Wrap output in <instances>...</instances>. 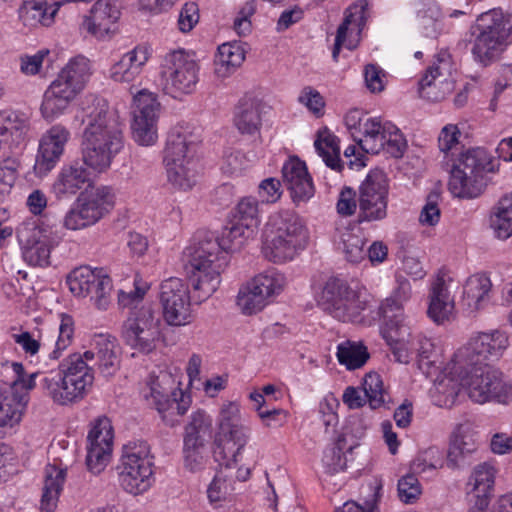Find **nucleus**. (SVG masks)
<instances>
[{"mask_svg": "<svg viewBox=\"0 0 512 512\" xmlns=\"http://www.w3.org/2000/svg\"><path fill=\"white\" fill-rule=\"evenodd\" d=\"M29 130V118L20 111L4 110L0 112V141L11 147H18Z\"/></svg>", "mask_w": 512, "mask_h": 512, "instance_id": "32", "label": "nucleus"}, {"mask_svg": "<svg viewBox=\"0 0 512 512\" xmlns=\"http://www.w3.org/2000/svg\"><path fill=\"white\" fill-rule=\"evenodd\" d=\"M184 466L191 472L201 470L206 462V445L183 443Z\"/></svg>", "mask_w": 512, "mask_h": 512, "instance_id": "58", "label": "nucleus"}, {"mask_svg": "<svg viewBox=\"0 0 512 512\" xmlns=\"http://www.w3.org/2000/svg\"><path fill=\"white\" fill-rule=\"evenodd\" d=\"M19 160L7 157L0 162V193H8L18 177Z\"/></svg>", "mask_w": 512, "mask_h": 512, "instance_id": "60", "label": "nucleus"}, {"mask_svg": "<svg viewBox=\"0 0 512 512\" xmlns=\"http://www.w3.org/2000/svg\"><path fill=\"white\" fill-rule=\"evenodd\" d=\"M22 371L23 365L20 362H2L0 363V381L9 386V391L16 392Z\"/></svg>", "mask_w": 512, "mask_h": 512, "instance_id": "62", "label": "nucleus"}, {"mask_svg": "<svg viewBox=\"0 0 512 512\" xmlns=\"http://www.w3.org/2000/svg\"><path fill=\"white\" fill-rule=\"evenodd\" d=\"M245 60V51L237 43H224L218 47L214 61V71L218 77L225 78L234 73Z\"/></svg>", "mask_w": 512, "mask_h": 512, "instance_id": "39", "label": "nucleus"}, {"mask_svg": "<svg viewBox=\"0 0 512 512\" xmlns=\"http://www.w3.org/2000/svg\"><path fill=\"white\" fill-rule=\"evenodd\" d=\"M66 479V469L48 464L44 471V485L41 496V509L52 512L57 507L60 493Z\"/></svg>", "mask_w": 512, "mask_h": 512, "instance_id": "36", "label": "nucleus"}, {"mask_svg": "<svg viewBox=\"0 0 512 512\" xmlns=\"http://www.w3.org/2000/svg\"><path fill=\"white\" fill-rule=\"evenodd\" d=\"M77 94L57 81H53L46 89L43 95L40 107L43 118L47 121H53L68 108Z\"/></svg>", "mask_w": 512, "mask_h": 512, "instance_id": "30", "label": "nucleus"}, {"mask_svg": "<svg viewBox=\"0 0 512 512\" xmlns=\"http://www.w3.org/2000/svg\"><path fill=\"white\" fill-rule=\"evenodd\" d=\"M198 71V64L184 50L170 51L161 64L159 85L165 94L180 98L195 90Z\"/></svg>", "mask_w": 512, "mask_h": 512, "instance_id": "9", "label": "nucleus"}, {"mask_svg": "<svg viewBox=\"0 0 512 512\" xmlns=\"http://www.w3.org/2000/svg\"><path fill=\"white\" fill-rule=\"evenodd\" d=\"M173 384L174 381L168 373H151L142 392L148 404L163 415V418L166 412L170 415H184L191 403L190 396L185 395L180 389L175 390Z\"/></svg>", "mask_w": 512, "mask_h": 512, "instance_id": "12", "label": "nucleus"}, {"mask_svg": "<svg viewBox=\"0 0 512 512\" xmlns=\"http://www.w3.org/2000/svg\"><path fill=\"white\" fill-rule=\"evenodd\" d=\"M492 284L485 275H473L464 285L461 304L469 313H475L483 309L489 301V293Z\"/></svg>", "mask_w": 512, "mask_h": 512, "instance_id": "34", "label": "nucleus"}, {"mask_svg": "<svg viewBox=\"0 0 512 512\" xmlns=\"http://www.w3.org/2000/svg\"><path fill=\"white\" fill-rule=\"evenodd\" d=\"M67 285L75 296L91 295V299L100 310L107 309L110 304L112 280L103 269L78 267L67 276Z\"/></svg>", "mask_w": 512, "mask_h": 512, "instance_id": "13", "label": "nucleus"}, {"mask_svg": "<svg viewBox=\"0 0 512 512\" xmlns=\"http://www.w3.org/2000/svg\"><path fill=\"white\" fill-rule=\"evenodd\" d=\"M440 200V193L432 191L428 194L426 204L421 210L419 221L423 225L434 226L436 225L441 216L440 208L438 206Z\"/></svg>", "mask_w": 512, "mask_h": 512, "instance_id": "61", "label": "nucleus"}, {"mask_svg": "<svg viewBox=\"0 0 512 512\" xmlns=\"http://www.w3.org/2000/svg\"><path fill=\"white\" fill-rule=\"evenodd\" d=\"M137 336L139 340L137 338L134 342H128L127 345L145 354L153 351L156 347V341L160 337V319L153 323H148V326H144L143 332Z\"/></svg>", "mask_w": 512, "mask_h": 512, "instance_id": "54", "label": "nucleus"}, {"mask_svg": "<svg viewBox=\"0 0 512 512\" xmlns=\"http://www.w3.org/2000/svg\"><path fill=\"white\" fill-rule=\"evenodd\" d=\"M70 132L62 125L52 126L41 138L34 165L39 175L50 172L59 162Z\"/></svg>", "mask_w": 512, "mask_h": 512, "instance_id": "21", "label": "nucleus"}, {"mask_svg": "<svg viewBox=\"0 0 512 512\" xmlns=\"http://www.w3.org/2000/svg\"><path fill=\"white\" fill-rule=\"evenodd\" d=\"M163 318L170 326H185L192 322L191 296L182 279L171 277L160 286Z\"/></svg>", "mask_w": 512, "mask_h": 512, "instance_id": "14", "label": "nucleus"}, {"mask_svg": "<svg viewBox=\"0 0 512 512\" xmlns=\"http://www.w3.org/2000/svg\"><path fill=\"white\" fill-rule=\"evenodd\" d=\"M267 304V300L261 295L250 289V285L240 289L237 296V305L244 314L252 315L261 311Z\"/></svg>", "mask_w": 512, "mask_h": 512, "instance_id": "55", "label": "nucleus"}, {"mask_svg": "<svg viewBox=\"0 0 512 512\" xmlns=\"http://www.w3.org/2000/svg\"><path fill=\"white\" fill-rule=\"evenodd\" d=\"M160 103L156 96L146 90L134 96L133 121L131 125L134 140L149 146L157 140V121Z\"/></svg>", "mask_w": 512, "mask_h": 512, "instance_id": "17", "label": "nucleus"}, {"mask_svg": "<svg viewBox=\"0 0 512 512\" xmlns=\"http://www.w3.org/2000/svg\"><path fill=\"white\" fill-rule=\"evenodd\" d=\"M336 355L339 363L349 370L362 367L370 357L363 343L349 340L338 345Z\"/></svg>", "mask_w": 512, "mask_h": 512, "instance_id": "46", "label": "nucleus"}, {"mask_svg": "<svg viewBox=\"0 0 512 512\" xmlns=\"http://www.w3.org/2000/svg\"><path fill=\"white\" fill-rule=\"evenodd\" d=\"M120 14L119 0H98L83 21V27L98 39L110 38Z\"/></svg>", "mask_w": 512, "mask_h": 512, "instance_id": "23", "label": "nucleus"}, {"mask_svg": "<svg viewBox=\"0 0 512 512\" xmlns=\"http://www.w3.org/2000/svg\"><path fill=\"white\" fill-rule=\"evenodd\" d=\"M386 135V122L382 123L378 118H367L363 123L361 137H355L363 151L369 154H379L384 147Z\"/></svg>", "mask_w": 512, "mask_h": 512, "instance_id": "41", "label": "nucleus"}, {"mask_svg": "<svg viewBox=\"0 0 512 512\" xmlns=\"http://www.w3.org/2000/svg\"><path fill=\"white\" fill-rule=\"evenodd\" d=\"M94 342V349L69 355L59 365L57 375H47L41 380L44 393L54 403L64 406L84 399L94 382V366L106 377L118 369L115 338L98 335Z\"/></svg>", "mask_w": 512, "mask_h": 512, "instance_id": "1", "label": "nucleus"}, {"mask_svg": "<svg viewBox=\"0 0 512 512\" xmlns=\"http://www.w3.org/2000/svg\"><path fill=\"white\" fill-rule=\"evenodd\" d=\"M90 75V61L84 56H76L60 71L55 81L78 95L85 87Z\"/></svg>", "mask_w": 512, "mask_h": 512, "instance_id": "35", "label": "nucleus"}, {"mask_svg": "<svg viewBox=\"0 0 512 512\" xmlns=\"http://www.w3.org/2000/svg\"><path fill=\"white\" fill-rule=\"evenodd\" d=\"M495 481V469L488 463L477 465L466 483V493L473 495L484 504L485 499L493 490Z\"/></svg>", "mask_w": 512, "mask_h": 512, "instance_id": "38", "label": "nucleus"}, {"mask_svg": "<svg viewBox=\"0 0 512 512\" xmlns=\"http://www.w3.org/2000/svg\"><path fill=\"white\" fill-rule=\"evenodd\" d=\"M474 59L484 66L497 60L508 45L512 34V14L494 8L481 13L470 28Z\"/></svg>", "mask_w": 512, "mask_h": 512, "instance_id": "4", "label": "nucleus"}, {"mask_svg": "<svg viewBox=\"0 0 512 512\" xmlns=\"http://www.w3.org/2000/svg\"><path fill=\"white\" fill-rule=\"evenodd\" d=\"M319 304L324 311L343 322L356 321L364 310V303L356 293L339 279H331L326 283Z\"/></svg>", "mask_w": 512, "mask_h": 512, "instance_id": "15", "label": "nucleus"}, {"mask_svg": "<svg viewBox=\"0 0 512 512\" xmlns=\"http://www.w3.org/2000/svg\"><path fill=\"white\" fill-rule=\"evenodd\" d=\"M187 133L173 129L167 137L164 164L168 181L181 190L196 184L198 162L195 158L197 145Z\"/></svg>", "mask_w": 512, "mask_h": 512, "instance_id": "6", "label": "nucleus"}, {"mask_svg": "<svg viewBox=\"0 0 512 512\" xmlns=\"http://www.w3.org/2000/svg\"><path fill=\"white\" fill-rule=\"evenodd\" d=\"M218 432L215 437L217 448L229 450L236 460L237 454L247 441V428L242 423L240 407L235 402L224 404L218 416Z\"/></svg>", "mask_w": 512, "mask_h": 512, "instance_id": "18", "label": "nucleus"}, {"mask_svg": "<svg viewBox=\"0 0 512 512\" xmlns=\"http://www.w3.org/2000/svg\"><path fill=\"white\" fill-rule=\"evenodd\" d=\"M508 345L507 335L499 330L479 332L454 354V366L467 370L471 366L489 365L503 355Z\"/></svg>", "mask_w": 512, "mask_h": 512, "instance_id": "10", "label": "nucleus"}, {"mask_svg": "<svg viewBox=\"0 0 512 512\" xmlns=\"http://www.w3.org/2000/svg\"><path fill=\"white\" fill-rule=\"evenodd\" d=\"M493 171V162L484 149H468L452 165L449 190L459 198H475L485 186L484 174Z\"/></svg>", "mask_w": 512, "mask_h": 512, "instance_id": "7", "label": "nucleus"}, {"mask_svg": "<svg viewBox=\"0 0 512 512\" xmlns=\"http://www.w3.org/2000/svg\"><path fill=\"white\" fill-rule=\"evenodd\" d=\"M60 3L48 5L41 0H26L19 8V17L25 26H50L59 10Z\"/></svg>", "mask_w": 512, "mask_h": 512, "instance_id": "37", "label": "nucleus"}, {"mask_svg": "<svg viewBox=\"0 0 512 512\" xmlns=\"http://www.w3.org/2000/svg\"><path fill=\"white\" fill-rule=\"evenodd\" d=\"M264 231L279 235L306 247L308 233L301 219L294 212L286 210L272 214Z\"/></svg>", "mask_w": 512, "mask_h": 512, "instance_id": "27", "label": "nucleus"}, {"mask_svg": "<svg viewBox=\"0 0 512 512\" xmlns=\"http://www.w3.org/2000/svg\"><path fill=\"white\" fill-rule=\"evenodd\" d=\"M87 442L86 466L93 474H99L109 463L112 453L113 427L107 417L95 420Z\"/></svg>", "mask_w": 512, "mask_h": 512, "instance_id": "19", "label": "nucleus"}, {"mask_svg": "<svg viewBox=\"0 0 512 512\" xmlns=\"http://www.w3.org/2000/svg\"><path fill=\"white\" fill-rule=\"evenodd\" d=\"M158 319L156 311L151 305H143L140 309L131 312L122 326V337L125 343L139 339L137 335L143 332L144 326H148V323H153Z\"/></svg>", "mask_w": 512, "mask_h": 512, "instance_id": "44", "label": "nucleus"}, {"mask_svg": "<svg viewBox=\"0 0 512 512\" xmlns=\"http://www.w3.org/2000/svg\"><path fill=\"white\" fill-rule=\"evenodd\" d=\"M451 71V55L448 51L441 50L419 81L420 96L434 102L444 99L452 88V82L448 79Z\"/></svg>", "mask_w": 512, "mask_h": 512, "instance_id": "20", "label": "nucleus"}, {"mask_svg": "<svg viewBox=\"0 0 512 512\" xmlns=\"http://www.w3.org/2000/svg\"><path fill=\"white\" fill-rule=\"evenodd\" d=\"M256 11V4L254 0L247 1L239 10L235 20L234 29L240 36H245L251 32V16Z\"/></svg>", "mask_w": 512, "mask_h": 512, "instance_id": "63", "label": "nucleus"}, {"mask_svg": "<svg viewBox=\"0 0 512 512\" xmlns=\"http://www.w3.org/2000/svg\"><path fill=\"white\" fill-rule=\"evenodd\" d=\"M148 59L147 48L137 46L111 65L108 77L116 83L131 84L139 78Z\"/></svg>", "mask_w": 512, "mask_h": 512, "instance_id": "26", "label": "nucleus"}, {"mask_svg": "<svg viewBox=\"0 0 512 512\" xmlns=\"http://www.w3.org/2000/svg\"><path fill=\"white\" fill-rule=\"evenodd\" d=\"M282 176L294 202L307 201L314 195L312 179L300 159L290 158L282 167Z\"/></svg>", "mask_w": 512, "mask_h": 512, "instance_id": "25", "label": "nucleus"}, {"mask_svg": "<svg viewBox=\"0 0 512 512\" xmlns=\"http://www.w3.org/2000/svg\"><path fill=\"white\" fill-rule=\"evenodd\" d=\"M306 247L279 235L263 232L262 251L266 259L282 264L293 260Z\"/></svg>", "mask_w": 512, "mask_h": 512, "instance_id": "31", "label": "nucleus"}, {"mask_svg": "<svg viewBox=\"0 0 512 512\" xmlns=\"http://www.w3.org/2000/svg\"><path fill=\"white\" fill-rule=\"evenodd\" d=\"M212 435V418L203 410L193 412L184 428L183 443L206 445Z\"/></svg>", "mask_w": 512, "mask_h": 512, "instance_id": "40", "label": "nucleus"}, {"mask_svg": "<svg viewBox=\"0 0 512 512\" xmlns=\"http://www.w3.org/2000/svg\"><path fill=\"white\" fill-rule=\"evenodd\" d=\"M77 205L91 225L97 223L113 206V194L107 186L97 187L95 190L81 194Z\"/></svg>", "mask_w": 512, "mask_h": 512, "instance_id": "29", "label": "nucleus"}, {"mask_svg": "<svg viewBox=\"0 0 512 512\" xmlns=\"http://www.w3.org/2000/svg\"><path fill=\"white\" fill-rule=\"evenodd\" d=\"M366 23V17L364 13V7H361L359 10L356 9L355 12L351 11V8L347 11L343 22L339 25L336 33L335 43L332 50V57L334 61L338 60L339 53L341 48L346 40L347 32L350 25L354 24L358 27L359 31H361L362 27H364Z\"/></svg>", "mask_w": 512, "mask_h": 512, "instance_id": "51", "label": "nucleus"}, {"mask_svg": "<svg viewBox=\"0 0 512 512\" xmlns=\"http://www.w3.org/2000/svg\"><path fill=\"white\" fill-rule=\"evenodd\" d=\"M314 146L327 167L337 172L342 170L343 164L340 159L339 139L335 135L327 133L325 136H322L320 134L318 139L315 140Z\"/></svg>", "mask_w": 512, "mask_h": 512, "instance_id": "48", "label": "nucleus"}, {"mask_svg": "<svg viewBox=\"0 0 512 512\" xmlns=\"http://www.w3.org/2000/svg\"><path fill=\"white\" fill-rule=\"evenodd\" d=\"M389 180L382 169L371 170L359 187L360 221H381L387 217Z\"/></svg>", "mask_w": 512, "mask_h": 512, "instance_id": "11", "label": "nucleus"}, {"mask_svg": "<svg viewBox=\"0 0 512 512\" xmlns=\"http://www.w3.org/2000/svg\"><path fill=\"white\" fill-rule=\"evenodd\" d=\"M83 112L82 160L93 171L103 173L124 147V125L103 99L95 98L92 105L83 108Z\"/></svg>", "mask_w": 512, "mask_h": 512, "instance_id": "3", "label": "nucleus"}, {"mask_svg": "<svg viewBox=\"0 0 512 512\" xmlns=\"http://www.w3.org/2000/svg\"><path fill=\"white\" fill-rule=\"evenodd\" d=\"M74 335V321L67 314L61 315V323L58 327V336L55 342V348L49 353L51 359H58L61 352L64 351L71 343Z\"/></svg>", "mask_w": 512, "mask_h": 512, "instance_id": "56", "label": "nucleus"}, {"mask_svg": "<svg viewBox=\"0 0 512 512\" xmlns=\"http://www.w3.org/2000/svg\"><path fill=\"white\" fill-rule=\"evenodd\" d=\"M453 370L467 387L470 399L476 403L483 404L492 399L506 403L512 396V382H505L503 373L491 365L471 366L467 371L453 366Z\"/></svg>", "mask_w": 512, "mask_h": 512, "instance_id": "8", "label": "nucleus"}, {"mask_svg": "<svg viewBox=\"0 0 512 512\" xmlns=\"http://www.w3.org/2000/svg\"><path fill=\"white\" fill-rule=\"evenodd\" d=\"M398 286L393 295L387 298L380 306V315L386 323L395 322L398 324L402 316L403 302L407 301L411 294L410 283L404 279L398 278Z\"/></svg>", "mask_w": 512, "mask_h": 512, "instance_id": "43", "label": "nucleus"}, {"mask_svg": "<svg viewBox=\"0 0 512 512\" xmlns=\"http://www.w3.org/2000/svg\"><path fill=\"white\" fill-rule=\"evenodd\" d=\"M233 220L246 227L257 228L259 225L258 201L253 197L242 198L234 209Z\"/></svg>", "mask_w": 512, "mask_h": 512, "instance_id": "52", "label": "nucleus"}, {"mask_svg": "<svg viewBox=\"0 0 512 512\" xmlns=\"http://www.w3.org/2000/svg\"><path fill=\"white\" fill-rule=\"evenodd\" d=\"M399 499L405 504L415 503L422 494V487L414 474L401 477L397 485Z\"/></svg>", "mask_w": 512, "mask_h": 512, "instance_id": "57", "label": "nucleus"}, {"mask_svg": "<svg viewBox=\"0 0 512 512\" xmlns=\"http://www.w3.org/2000/svg\"><path fill=\"white\" fill-rule=\"evenodd\" d=\"M490 226L497 238L506 240L512 236V192L503 196L490 217Z\"/></svg>", "mask_w": 512, "mask_h": 512, "instance_id": "45", "label": "nucleus"}, {"mask_svg": "<svg viewBox=\"0 0 512 512\" xmlns=\"http://www.w3.org/2000/svg\"><path fill=\"white\" fill-rule=\"evenodd\" d=\"M17 239L24 261L34 267L50 265V254L57 244L52 232L33 223H23L17 228Z\"/></svg>", "mask_w": 512, "mask_h": 512, "instance_id": "16", "label": "nucleus"}, {"mask_svg": "<svg viewBox=\"0 0 512 512\" xmlns=\"http://www.w3.org/2000/svg\"><path fill=\"white\" fill-rule=\"evenodd\" d=\"M27 397L17 392L6 391L0 395V427H13L22 418Z\"/></svg>", "mask_w": 512, "mask_h": 512, "instance_id": "42", "label": "nucleus"}, {"mask_svg": "<svg viewBox=\"0 0 512 512\" xmlns=\"http://www.w3.org/2000/svg\"><path fill=\"white\" fill-rule=\"evenodd\" d=\"M385 152L393 158H401L407 148V142L401 131L391 122H386V135L383 139Z\"/></svg>", "mask_w": 512, "mask_h": 512, "instance_id": "53", "label": "nucleus"}, {"mask_svg": "<svg viewBox=\"0 0 512 512\" xmlns=\"http://www.w3.org/2000/svg\"><path fill=\"white\" fill-rule=\"evenodd\" d=\"M133 283L134 290L130 292L120 290L118 293V302L123 307H128L134 303L139 302L149 289L148 283L143 281L138 274L135 275Z\"/></svg>", "mask_w": 512, "mask_h": 512, "instance_id": "64", "label": "nucleus"}, {"mask_svg": "<svg viewBox=\"0 0 512 512\" xmlns=\"http://www.w3.org/2000/svg\"><path fill=\"white\" fill-rule=\"evenodd\" d=\"M365 240L353 233H347L343 237V251L346 259L351 263H359L365 258Z\"/></svg>", "mask_w": 512, "mask_h": 512, "instance_id": "59", "label": "nucleus"}, {"mask_svg": "<svg viewBox=\"0 0 512 512\" xmlns=\"http://www.w3.org/2000/svg\"><path fill=\"white\" fill-rule=\"evenodd\" d=\"M154 456L144 440L130 441L123 446L117 467L119 485L132 495L148 491L154 483Z\"/></svg>", "mask_w": 512, "mask_h": 512, "instance_id": "5", "label": "nucleus"}, {"mask_svg": "<svg viewBox=\"0 0 512 512\" xmlns=\"http://www.w3.org/2000/svg\"><path fill=\"white\" fill-rule=\"evenodd\" d=\"M477 453L478 440L472 424L470 422L459 424L449 445L447 466L452 469L464 468L476 459Z\"/></svg>", "mask_w": 512, "mask_h": 512, "instance_id": "22", "label": "nucleus"}, {"mask_svg": "<svg viewBox=\"0 0 512 512\" xmlns=\"http://www.w3.org/2000/svg\"><path fill=\"white\" fill-rule=\"evenodd\" d=\"M233 122L242 135H255L262 126L261 104L256 99L243 98L235 107Z\"/></svg>", "mask_w": 512, "mask_h": 512, "instance_id": "33", "label": "nucleus"}, {"mask_svg": "<svg viewBox=\"0 0 512 512\" xmlns=\"http://www.w3.org/2000/svg\"><path fill=\"white\" fill-rule=\"evenodd\" d=\"M89 169L83 160H74L63 165L53 184L57 198L74 195L82 188L90 186L93 180Z\"/></svg>", "mask_w": 512, "mask_h": 512, "instance_id": "24", "label": "nucleus"}, {"mask_svg": "<svg viewBox=\"0 0 512 512\" xmlns=\"http://www.w3.org/2000/svg\"><path fill=\"white\" fill-rule=\"evenodd\" d=\"M363 390L365 397L372 409L388 407L390 396L383 387L381 376L376 372L366 374L363 379Z\"/></svg>", "mask_w": 512, "mask_h": 512, "instance_id": "49", "label": "nucleus"}, {"mask_svg": "<svg viewBox=\"0 0 512 512\" xmlns=\"http://www.w3.org/2000/svg\"><path fill=\"white\" fill-rule=\"evenodd\" d=\"M248 284L250 289L257 291L259 295L268 300L269 297L279 294L283 290L286 278L282 273L272 269L258 274Z\"/></svg>", "mask_w": 512, "mask_h": 512, "instance_id": "47", "label": "nucleus"}, {"mask_svg": "<svg viewBox=\"0 0 512 512\" xmlns=\"http://www.w3.org/2000/svg\"><path fill=\"white\" fill-rule=\"evenodd\" d=\"M419 369L426 375L436 373L441 369L440 355L433 342L428 338H420L416 347Z\"/></svg>", "mask_w": 512, "mask_h": 512, "instance_id": "50", "label": "nucleus"}, {"mask_svg": "<svg viewBox=\"0 0 512 512\" xmlns=\"http://www.w3.org/2000/svg\"><path fill=\"white\" fill-rule=\"evenodd\" d=\"M253 234L254 228L233 220L232 226L225 229L220 240L204 239L184 249L183 269L198 303L207 300L219 288L221 273L228 264V253L240 250Z\"/></svg>", "mask_w": 512, "mask_h": 512, "instance_id": "2", "label": "nucleus"}, {"mask_svg": "<svg viewBox=\"0 0 512 512\" xmlns=\"http://www.w3.org/2000/svg\"><path fill=\"white\" fill-rule=\"evenodd\" d=\"M454 312V299L442 276L431 283L427 314L437 324L450 320Z\"/></svg>", "mask_w": 512, "mask_h": 512, "instance_id": "28", "label": "nucleus"}]
</instances>
